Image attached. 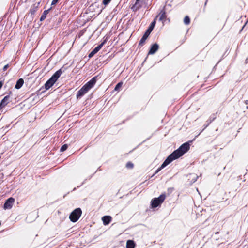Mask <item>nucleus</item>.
Listing matches in <instances>:
<instances>
[{
	"mask_svg": "<svg viewBox=\"0 0 248 248\" xmlns=\"http://www.w3.org/2000/svg\"><path fill=\"white\" fill-rule=\"evenodd\" d=\"M133 166V164L130 162L127 163L126 164V167L127 168H132Z\"/></svg>",
	"mask_w": 248,
	"mask_h": 248,
	"instance_id": "obj_23",
	"label": "nucleus"
},
{
	"mask_svg": "<svg viewBox=\"0 0 248 248\" xmlns=\"http://www.w3.org/2000/svg\"><path fill=\"white\" fill-rule=\"evenodd\" d=\"M106 43V40H104L102 43H101L99 45L96 46L95 48H94L93 50L96 54L97 52H98L101 48Z\"/></svg>",
	"mask_w": 248,
	"mask_h": 248,
	"instance_id": "obj_15",
	"label": "nucleus"
},
{
	"mask_svg": "<svg viewBox=\"0 0 248 248\" xmlns=\"http://www.w3.org/2000/svg\"><path fill=\"white\" fill-rule=\"evenodd\" d=\"M9 101V96H6L4 97V98L2 100L1 103L0 104V109H1L3 107L5 106Z\"/></svg>",
	"mask_w": 248,
	"mask_h": 248,
	"instance_id": "obj_11",
	"label": "nucleus"
},
{
	"mask_svg": "<svg viewBox=\"0 0 248 248\" xmlns=\"http://www.w3.org/2000/svg\"><path fill=\"white\" fill-rule=\"evenodd\" d=\"M9 67V65L8 64L5 65L3 67V70L5 71L7 68Z\"/></svg>",
	"mask_w": 248,
	"mask_h": 248,
	"instance_id": "obj_27",
	"label": "nucleus"
},
{
	"mask_svg": "<svg viewBox=\"0 0 248 248\" xmlns=\"http://www.w3.org/2000/svg\"><path fill=\"white\" fill-rule=\"evenodd\" d=\"M24 80L22 78H20L17 80L16 82V85L15 86V88L17 89H20L23 85Z\"/></svg>",
	"mask_w": 248,
	"mask_h": 248,
	"instance_id": "obj_13",
	"label": "nucleus"
},
{
	"mask_svg": "<svg viewBox=\"0 0 248 248\" xmlns=\"http://www.w3.org/2000/svg\"><path fill=\"white\" fill-rule=\"evenodd\" d=\"M95 53L92 50V51L89 54V57L91 58L92 57Z\"/></svg>",
	"mask_w": 248,
	"mask_h": 248,
	"instance_id": "obj_25",
	"label": "nucleus"
},
{
	"mask_svg": "<svg viewBox=\"0 0 248 248\" xmlns=\"http://www.w3.org/2000/svg\"><path fill=\"white\" fill-rule=\"evenodd\" d=\"M135 244L133 240H129L126 242V248H135Z\"/></svg>",
	"mask_w": 248,
	"mask_h": 248,
	"instance_id": "obj_14",
	"label": "nucleus"
},
{
	"mask_svg": "<svg viewBox=\"0 0 248 248\" xmlns=\"http://www.w3.org/2000/svg\"><path fill=\"white\" fill-rule=\"evenodd\" d=\"M141 0H136L135 4L132 6V9L133 11H137L141 7V4L140 2Z\"/></svg>",
	"mask_w": 248,
	"mask_h": 248,
	"instance_id": "obj_10",
	"label": "nucleus"
},
{
	"mask_svg": "<svg viewBox=\"0 0 248 248\" xmlns=\"http://www.w3.org/2000/svg\"><path fill=\"white\" fill-rule=\"evenodd\" d=\"M156 23L155 20L154 19V20L152 22L151 24L150 25V26L148 28V29L146 31L143 36H142V38L141 39L139 44L140 45H142L145 42V40L148 38V36L151 32L153 30L155 25Z\"/></svg>",
	"mask_w": 248,
	"mask_h": 248,
	"instance_id": "obj_4",
	"label": "nucleus"
},
{
	"mask_svg": "<svg viewBox=\"0 0 248 248\" xmlns=\"http://www.w3.org/2000/svg\"><path fill=\"white\" fill-rule=\"evenodd\" d=\"M68 146L67 144H64L62 146L61 148L60 151L61 152H64L67 149Z\"/></svg>",
	"mask_w": 248,
	"mask_h": 248,
	"instance_id": "obj_20",
	"label": "nucleus"
},
{
	"mask_svg": "<svg viewBox=\"0 0 248 248\" xmlns=\"http://www.w3.org/2000/svg\"><path fill=\"white\" fill-rule=\"evenodd\" d=\"M15 202V199L13 198H8L3 205V208L5 210L10 209L12 207L14 203Z\"/></svg>",
	"mask_w": 248,
	"mask_h": 248,
	"instance_id": "obj_7",
	"label": "nucleus"
},
{
	"mask_svg": "<svg viewBox=\"0 0 248 248\" xmlns=\"http://www.w3.org/2000/svg\"><path fill=\"white\" fill-rule=\"evenodd\" d=\"M184 23L186 25H188L190 23V18L188 16H185L184 19Z\"/></svg>",
	"mask_w": 248,
	"mask_h": 248,
	"instance_id": "obj_19",
	"label": "nucleus"
},
{
	"mask_svg": "<svg viewBox=\"0 0 248 248\" xmlns=\"http://www.w3.org/2000/svg\"><path fill=\"white\" fill-rule=\"evenodd\" d=\"M189 177L192 178V179H193V182H195L196 181V180H197V177L196 176H195V175H194V174H190V175H189Z\"/></svg>",
	"mask_w": 248,
	"mask_h": 248,
	"instance_id": "obj_21",
	"label": "nucleus"
},
{
	"mask_svg": "<svg viewBox=\"0 0 248 248\" xmlns=\"http://www.w3.org/2000/svg\"><path fill=\"white\" fill-rule=\"evenodd\" d=\"M111 217L109 216H104L102 218V220L104 225H106L108 224L111 220Z\"/></svg>",
	"mask_w": 248,
	"mask_h": 248,
	"instance_id": "obj_9",
	"label": "nucleus"
},
{
	"mask_svg": "<svg viewBox=\"0 0 248 248\" xmlns=\"http://www.w3.org/2000/svg\"><path fill=\"white\" fill-rule=\"evenodd\" d=\"M2 86V84L1 82H0V89L1 88Z\"/></svg>",
	"mask_w": 248,
	"mask_h": 248,
	"instance_id": "obj_28",
	"label": "nucleus"
},
{
	"mask_svg": "<svg viewBox=\"0 0 248 248\" xmlns=\"http://www.w3.org/2000/svg\"><path fill=\"white\" fill-rule=\"evenodd\" d=\"M189 147L190 145L189 143L186 142L183 144L177 150L174 151L167 158L161 166L156 170L155 174L158 173L173 160L182 156L185 153L189 150Z\"/></svg>",
	"mask_w": 248,
	"mask_h": 248,
	"instance_id": "obj_1",
	"label": "nucleus"
},
{
	"mask_svg": "<svg viewBox=\"0 0 248 248\" xmlns=\"http://www.w3.org/2000/svg\"><path fill=\"white\" fill-rule=\"evenodd\" d=\"M58 0H53V1H52V3H51V5L56 4L58 2Z\"/></svg>",
	"mask_w": 248,
	"mask_h": 248,
	"instance_id": "obj_26",
	"label": "nucleus"
},
{
	"mask_svg": "<svg viewBox=\"0 0 248 248\" xmlns=\"http://www.w3.org/2000/svg\"><path fill=\"white\" fill-rule=\"evenodd\" d=\"M82 214V211L80 208H78L75 209L69 216L70 220L73 222H75L77 221Z\"/></svg>",
	"mask_w": 248,
	"mask_h": 248,
	"instance_id": "obj_3",
	"label": "nucleus"
},
{
	"mask_svg": "<svg viewBox=\"0 0 248 248\" xmlns=\"http://www.w3.org/2000/svg\"><path fill=\"white\" fill-rule=\"evenodd\" d=\"M111 0H103V3L106 5H107L109 3V2L111 1Z\"/></svg>",
	"mask_w": 248,
	"mask_h": 248,
	"instance_id": "obj_22",
	"label": "nucleus"
},
{
	"mask_svg": "<svg viewBox=\"0 0 248 248\" xmlns=\"http://www.w3.org/2000/svg\"><path fill=\"white\" fill-rule=\"evenodd\" d=\"M95 53L92 50V51L89 54V57L91 58L92 57Z\"/></svg>",
	"mask_w": 248,
	"mask_h": 248,
	"instance_id": "obj_24",
	"label": "nucleus"
},
{
	"mask_svg": "<svg viewBox=\"0 0 248 248\" xmlns=\"http://www.w3.org/2000/svg\"><path fill=\"white\" fill-rule=\"evenodd\" d=\"M96 82V78H92L89 82L84 85L77 93V98H81L83 95L86 94L95 84Z\"/></svg>",
	"mask_w": 248,
	"mask_h": 248,
	"instance_id": "obj_2",
	"label": "nucleus"
},
{
	"mask_svg": "<svg viewBox=\"0 0 248 248\" xmlns=\"http://www.w3.org/2000/svg\"><path fill=\"white\" fill-rule=\"evenodd\" d=\"M62 72L61 70H59L56 71L51 77V78L48 80L49 82H50L53 85L55 83V82L57 80L58 78L60 77L61 75L62 74Z\"/></svg>",
	"mask_w": 248,
	"mask_h": 248,
	"instance_id": "obj_6",
	"label": "nucleus"
},
{
	"mask_svg": "<svg viewBox=\"0 0 248 248\" xmlns=\"http://www.w3.org/2000/svg\"><path fill=\"white\" fill-rule=\"evenodd\" d=\"M122 85H123L122 82H120L118 83L115 86V87L114 88V91H119L120 90V89L121 88Z\"/></svg>",
	"mask_w": 248,
	"mask_h": 248,
	"instance_id": "obj_17",
	"label": "nucleus"
},
{
	"mask_svg": "<svg viewBox=\"0 0 248 248\" xmlns=\"http://www.w3.org/2000/svg\"><path fill=\"white\" fill-rule=\"evenodd\" d=\"M45 88L46 90L49 89L53 85L48 80L45 84Z\"/></svg>",
	"mask_w": 248,
	"mask_h": 248,
	"instance_id": "obj_18",
	"label": "nucleus"
},
{
	"mask_svg": "<svg viewBox=\"0 0 248 248\" xmlns=\"http://www.w3.org/2000/svg\"><path fill=\"white\" fill-rule=\"evenodd\" d=\"M166 195L164 194H161L159 197L154 198L151 202V205L153 208H155L160 205L164 201Z\"/></svg>",
	"mask_w": 248,
	"mask_h": 248,
	"instance_id": "obj_5",
	"label": "nucleus"
},
{
	"mask_svg": "<svg viewBox=\"0 0 248 248\" xmlns=\"http://www.w3.org/2000/svg\"><path fill=\"white\" fill-rule=\"evenodd\" d=\"M49 11V9L47 10H45V11L44 12V13H43V15H42L41 16L40 20H41V21H42V20H44V19L46 18V15L48 13Z\"/></svg>",
	"mask_w": 248,
	"mask_h": 248,
	"instance_id": "obj_16",
	"label": "nucleus"
},
{
	"mask_svg": "<svg viewBox=\"0 0 248 248\" xmlns=\"http://www.w3.org/2000/svg\"><path fill=\"white\" fill-rule=\"evenodd\" d=\"M159 17V21H163L166 18V14L164 11H162L155 19V20L156 18Z\"/></svg>",
	"mask_w": 248,
	"mask_h": 248,
	"instance_id": "obj_12",
	"label": "nucleus"
},
{
	"mask_svg": "<svg viewBox=\"0 0 248 248\" xmlns=\"http://www.w3.org/2000/svg\"><path fill=\"white\" fill-rule=\"evenodd\" d=\"M158 49V45L157 44H154L151 47L149 51V54H153L157 51Z\"/></svg>",
	"mask_w": 248,
	"mask_h": 248,
	"instance_id": "obj_8",
	"label": "nucleus"
}]
</instances>
